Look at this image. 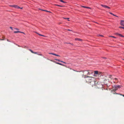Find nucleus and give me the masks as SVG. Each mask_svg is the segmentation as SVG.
<instances>
[{"label": "nucleus", "instance_id": "f257e3e1", "mask_svg": "<svg viewBox=\"0 0 124 124\" xmlns=\"http://www.w3.org/2000/svg\"><path fill=\"white\" fill-rule=\"evenodd\" d=\"M86 81L87 82L91 83H92V86H93V84H96V83L97 82L96 81H95V78L92 77H90L89 76H87V77L86 78Z\"/></svg>", "mask_w": 124, "mask_h": 124}, {"label": "nucleus", "instance_id": "f03ea898", "mask_svg": "<svg viewBox=\"0 0 124 124\" xmlns=\"http://www.w3.org/2000/svg\"><path fill=\"white\" fill-rule=\"evenodd\" d=\"M82 71L83 73V77L84 76V77L85 78L87 77V76H88L87 75L92 74L93 73V71L92 70H83Z\"/></svg>", "mask_w": 124, "mask_h": 124}, {"label": "nucleus", "instance_id": "7ed1b4c3", "mask_svg": "<svg viewBox=\"0 0 124 124\" xmlns=\"http://www.w3.org/2000/svg\"><path fill=\"white\" fill-rule=\"evenodd\" d=\"M96 85L98 88H101L102 87V86L100 82L98 81L97 83L96 82L95 84H93V85Z\"/></svg>", "mask_w": 124, "mask_h": 124}, {"label": "nucleus", "instance_id": "20e7f679", "mask_svg": "<svg viewBox=\"0 0 124 124\" xmlns=\"http://www.w3.org/2000/svg\"><path fill=\"white\" fill-rule=\"evenodd\" d=\"M29 50L30 51V52H31L32 53L37 54H38V55H40V56H42V55L41 54H39L38 53V52H33L32 50H31V49H29Z\"/></svg>", "mask_w": 124, "mask_h": 124}, {"label": "nucleus", "instance_id": "39448f33", "mask_svg": "<svg viewBox=\"0 0 124 124\" xmlns=\"http://www.w3.org/2000/svg\"><path fill=\"white\" fill-rule=\"evenodd\" d=\"M101 6H102V7H104V8H108L109 9H110V7H109L108 6L106 5H103L102 4H101Z\"/></svg>", "mask_w": 124, "mask_h": 124}, {"label": "nucleus", "instance_id": "423d86ee", "mask_svg": "<svg viewBox=\"0 0 124 124\" xmlns=\"http://www.w3.org/2000/svg\"><path fill=\"white\" fill-rule=\"evenodd\" d=\"M113 82L115 83H117L118 82V80L117 78H115L114 79V80H113Z\"/></svg>", "mask_w": 124, "mask_h": 124}, {"label": "nucleus", "instance_id": "0eeeda50", "mask_svg": "<svg viewBox=\"0 0 124 124\" xmlns=\"http://www.w3.org/2000/svg\"><path fill=\"white\" fill-rule=\"evenodd\" d=\"M118 89L116 85L114 86L113 87V90L114 91H116Z\"/></svg>", "mask_w": 124, "mask_h": 124}, {"label": "nucleus", "instance_id": "6e6552de", "mask_svg": "<svg viewBox=\"0 0 124 124\" xmlns=\"http://www.w3.org/2000/svg\"><path fill=\"white\" fill-rule=\"evenodd\" d=\"M10 6L12 7H13L14 8H20V7L16 5H11Z\"/></svg>", "mask_w": 124, "mask_h": 124}, {"label": "nucleus", "instance_id": "1a4fd4ad", "mask_svg": "<svg viewBox=\"0 0 124 124\" xmlns=\"http://www.w3.org/2000/svg\"><path fill=\"white\" fill-rule=\"evenodd\" d=\"M94 74H101V72L99 73L98 71H94Z\"/></svg>", "mask_w": 124, "mask_h": 124}, {"label": "nucleus", "instance_id": "9d476101", "mask_svg": "<svg viewBox=\"0 0 124 124\" xmlns=\"http://www.w3.org/2000/svg\"><path fill=\"white\" fill-rule=\"evenodd\" d=\"M120 24L121 25L124 26V20H121L120 21Z\"/></svg>", "mask_w": 124, "mask_h": 124}, {"label": "nucleus", "instance_id": "9b49d317", "mask_svg": "<svg viewBox=\"0 0 124 124\" xmlns=\"http://www.w3.org/2000/svg\"><path fill=\"white\" fill-rule=\"evenodd\" d=\"M49 54H52V55H54L56 56H60V55H57V54H54L53 53H49Z\"/></svg>", "mask_w": 124, "mask_h": 124}, {"label": "nucleus", "instance_id": "f8f14e48", "mask_svg": "<svg viewBox=\"0 0 124 124\" xmlns=\"http://www.w3.org/2000/svg\"><path fill=\"white\" fill-rule=\"evenodd\" d=\"M112 76L111 75H109L108 77L111 79H113V80H114V78H114L113 77H112Z\"/></svg>", "mask_w": 124, "mask_h": 124}, {"label": "nucleus", "instance_id": "ddd939ff", "mask_svg": "<svg viewBox=\"0 0 124 124\" xmlns=\"http://www.w3.org/2000/svg\"><path fill=\"white\" fill-rule=\"evenodd\" d=\"M112 76L111 75H109L108 77L111 79H113V80H114V78H114L113 77H112Z\"/></svg>", "mask_w": 124, "mask_h": 124}, {"label": "nucleus", "instance_id": "4468645a", "mask_svg": "<svg viewBox=\"0 0 124 124\" xmlns=\"http://www.w3.org/2000/svg\"><path fill=\"white\" fill-rule=\"evenodd\" d=\"M75 40H78V41H82V39H81L79 38H76L75 39Z\"/></svg>", "mask_w": 124, "mask_h": 124}, {"label": "nucleus", "instance_id": "2eb2a0df", "mask_svg": "<svg viewBox=\"0 0 124 124\" xmlns=\"http://www.w3.org/2000/svg\"><path fill=\"white\" fill-rule=\"evenodd\" d=\"M55 63H56V64H58L59 65H62V66H65V65L63 64H62L60 63H59V62H55Z\"/></svg>", "mask_w": 124, "mask_h": 124}, {"label": "nucleus", "instance_id": "dca6fc26", "mask_svg": "<svg viewBox=\"0 0 124 124\" xmlns=\"http://www.w3.org/2000/svg\"><path fill=\"white\" fill-rule=\"evenodd\" d=\"M55 60H56V61H57L59 62H63L64 63H65V62H63V61H60V60L59 59H55Z\"/></svg>", "mask_w": 124, "mask_h": 124}, {"label": "nucleus", "instance_id": "f3484780", "mask_svg": "<svg viewBox=\"0 0 124 124\" xmlns=\"http://www.w3.org/2000/svg\"><path fill=\"white\" fill-rule=\"evenodd\" d=\"M116 35H119V36H120V37H124V36L122 35L121 34H119L117 33H116Z\"/></svg>", "mask_w": 124, "mask_h": 124}, {"label": "nucleus", "instance_id": "a211bd4d", "mask_svg": "<svg viewBox=\"0 0 124 124\" xmlns=\"http://www.w3.org/2000/svg\"><path fill=\"white\" fill-rule=\"evenodd\" d=\"M35 32L36 33V34H38L40 36H43V37H45V36L44 35H41V34H39L38 32Z\"/></svg>", "mask_w": 124, "mask_h": 124}, {"label": "nucleus", "instance_id": "6ab92c4d", "mask_svg": "<svg viewBox=\"0 0 124 124\" xmlns=\"http://www.w3.org/2000/svg\"><path fill=\"white\" fill-rule=\"evenodd\" d=\"M82 7L83 8H90V7H87L86 6H82Z\"/></svg>", "mask_w": 124, "mask_h": 124}, {"label": "nucleus", "instance_id": "aec40b11", "mask_svg": "<svg viewBox=\"0 0 124 124\" xmlns=\"http://www.w3.org/2000/svg\"><path fill=\"white\" fill-rule=\"evenodd\" d=\"M14 32L15 33H18V32H21V33H23V32H21L19 31H14Z\"/></svg>", "mask_w": 124, "mask_h": 124}, {"label": "nucleus", "instance_id": "412c9836", "mask_svg": "<svg viewBox=\"0 0 124 124\" xmlns=\"http://www.w3.org/2000/svg\"><path fill=\"white\" fill-rule=\"evenodd\" d=\"M117 88L118 89V88H120L121 87H122V86H120V85H116Z\"/></svg>", "mask_w": 124, "mask_h": 124}, {"label": "nucleus", "instance_id": "4be33fe9", "mask_svg": "<svg viewBox=\"0 0 124 124\" xmlns=\"http://www.w3.org/2000/svg\"><path fill=\"white\" fill-rule=\"evenodd\" d=\"M63 18L64 19H67L68 20V21H70V20H69V18Z\"/></svg>", "mask_w": 124, "mask_h": 124}, {"label": "nucleus", "instance_id": "5701e85b", "mask_svg": "<svg viewBox=\"0 0 124 124\" xmlns=\"http://www.w3.org/2000/svg\"><path fill=\"white\" fill-rule=\"evenodd\" d=\"M109 37H113V38H116L114 36H109Z\"/></svg>", "mask_w": 124, "mask_h": 124}, {"label": "nucleus", "instance_id": "b1692460", "mask_svg": "<svg viewBox=\"0 0 124 124\" xmlns=\"http://www.w3.org/2000/svg\"><path fill=\"white\" fill-rule=\"evenodd\" d=\"M113 15V16H116V17H118V16H116V15H114V14H113V15Z\"/></svg>", "mask_w": 124, "mask_h": 124}, {"label": "nucleus", "instance_id": "393cba45", "mask_svg": "<svg viewBox=\"0 0 124 124\" xmlns=\"http://www.w3.org/2000/svg\"><path fill=\"white\" fill-rule=\"evenodd\" d=\"M107 81V80L106 79H105L104 80V82H105L106 81Z\"/></svg>", "mask_w": 124, "mask_h": 124}, {"label": "nucleus", "instance_id": "a878e982", "mask_svg": "<svg viewBox=\"0 0 124 124\" xmlns=\"http://www.w3.org/2000/svg\"><path fill=\"white\" fill-rule=\"evenodd\" d=\"M68 43V44H71V45H73V44H72L70 43Z\"/></svg>", "mask_w": 124, "mask_h": 124}, {"label": "nucleus", "instance_id": "bb28decb", "mask_svg": "<svg viewBox=\"0 0 124 124\" xmlns=\"http://www.w3.org/2000/svg\"><path fill=\"white\" fill-rule=\"evenodd\" d=\"M123 27L120 26V27H119V28H122V29H123Z\"/></svg>", "mask_w": 124, "mask_h": 124}, {"label": "nucleus", "instance_id": "cd10ccee", "mask_svg": "<svg viewBox=\"0 0 124 124\" xmlns=\"http://www.w3.org/2000/svg\"><path fill=\"white\" fill-rule=\"evenodd\" d=\"M109 13L112 15H113V14L112 13L110 12Z\"/></svg>", "mask_w": 124, "mask_h": 124}, {"label": "nucleus", "instance_id": "c85d7f7f", "mask_svg": "<svg viewBox=\"0 0 124 124\" xmlns=\"http://www.w3.org/2000/svg\"><path fill=\"white\" fill-rule=\"evenodd\" d=\"M40 10H42V11H46V10H42V9H40Z\"/></svg>", "mask_w": 124, "mask_h": 124}, {"label": "nucleus", "instance_id": "c756f323", "mask_svg": "<svg viewBox=\"0 0 124 124\" xmlns=\"http://www.w3.org/2000/svg\"><path fill=\"white\" fill-rule=\"evenodd\" d=\"M4 40V39H0V40Z\"/></svg>", "mask_w": 124, "mask_h": 124}, {"label": "nucleus", "instance_id": "7c9ffc66", "mask_svg": "<svg viewBox=\"0 0 124 124\" xmlns=\"http://www.w3.org/2000/svg\"><path fill=\"white\" fill-rule=\"evenodd\" d=\"M120 95H121L123 96V97H124V95H122V94H120Z\"/></svg>", "mask_w": 124, "mask_h": 124}, {"label": "nucleus", "instance_id": "2f4dec72", "mask_svg": "<svg viewBox=\"0 0 124 124\" xmlns=\"http://www.w3.org/2000/svg\"><path fill=\"white\" fill-rule=\"evenodd\" d=\"M58 6L60 7H62V6L59 5H58Z\"/></svg>", "mask_w": 124, "mask_h": 124}, {"label": "nucleus", "instance_id": "473e14b6", "mask_svg": "<svg viewBox=\"0 0 124 124\" xmlns=\"http://www.w3.org/2000/svg\"><path fill=\"white\" fill-rule=\"evenodd\" d=\"M67 30L68 31H71V30H69V29H68Z\"/></svg>", "mask_w": 124, "mask_h": 124}, {"label": "nucleus", "instance_id": "72a5a7b5", "mask_svg": "<svg viewBox=\"0 0 124 124\" xmlns=\"http://www.w3.org/2000/svg\"><path fill=\"white\" fill-rule=\"evenodd\" d=\"M99 36H101V37H103V35H99Z\"/></svg>", "mask_w": 124, "mask_h": 124}, {"label": "nucleus", "instance_id": "f704fd0d", "mask_svg": "<svg viewBox=\"0 0 124 124\" xmlns=\"http://www.w3.org/2000/svg\"><path fill=\"white\" fill-rule=\"evenodd\" d=\"M16 30H19L18 29V28H16Z\"/></svg>", "mask_w": 124, "mask_h": 124}, {"label": "nucleus", "instance_id": "c9c22d12", "mask_svg": "<svg viewBox=\"0 0 124 124\" xmlns=\"http://www.w3.org/2000/svg\"><path fill=\"white\" fill-rule=\"evenodd\" d=\"M46 11V12H50V11H47V10H46V11Z\"/></svg>", "mask_w": 124, "mask_h": 124}, {"label": "nucleus", "instance_id": "e433bc0d", "mask_svg": "<svg viewBox=\"0 0 124 124\" xmlns=\"http://www.w3.org/2000/svg\"><path fill=\"white\" fill-rule=\"evenodd\" d=\"M55 5V6H58V5L55 4V5Z\"/></svg>", "mask_w": 124, "mask_h": 124}, {"label": "nucleus", "instance_id": "4c0bfd02", "mask_svg": "<svg viewBox=\"0 0 124 124\" xmlns=\"http://www.w3.org/2000/svg\"><path fill=\"white\" fill-rule=\"evenodd\" d=\"M10 29H12V27H10Z\"/></svg>", "mask_w": 124, "mask_h": 124}, {"label": "nucleus", "instance_id": "58836bf2", "mask_svg": "<svg viewBox=\"0 0 124 124\" xmlns=\"http://www.w3.org/2000/svg\"><path fill=\"white\" fill-rule=\"evenodd\" d=\"M119 94L117 93H114V94Z\"/></svg>", "mask_w": 124, "mask_h": 124}, {"label": "nucleus", "instance_id": "ea45409f", "mask_svg": "<svg viewBox=\"0 0 124 124\" xmlns=\"http://www.w3.org/2000/svg\"><path fill=\"white\" fill-rule=\"evenodd\" d=\"M103 58H105V59H106V58L105 57H103Z\"/></svg>", "mask_w": 124, "mask_h": 124}, {"label": "nucleus", "instance_id": "a19ab883", "mask_svg": "<svg viewBox=\"0 0 124 124\" xmlns=\"http://www.w3.org/2000/svg\"><path fill=\"white\" fill-rule=\"evenodd\" d=\"M22 8H21L20 7V8L21 9H22Z\"/></svg>", "mask_w": 124, "mask_h": 124}, {"label": "nucleus", "instance_id": "79ce46f5", "mask_svg": "<svg viewBox=\"0 0 124 124\" xmlns=\"http://www.w3.org/2000/svg\"><path fill=\"white\" fill-rule=\"evenodd\" d=\"M7 41H9L8 40V39L7 40Z\"/></svg>", "mask_w": 124, "mask_h": 124}, {"label": "nucleus", "instance_id": "37998d69", "mask_svg": "<svg viewBox=\"0 0 124 124\" xmlns=\"http://www.w3.org/2000/svg\"><path fill=\"white\" fill-rule=\"evenodd\" d=\"M123 29H124V27H123Z\"/></svg>", "mask_w": 124, "mask_h": 124}]
</instances>
